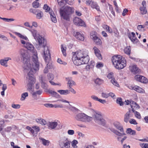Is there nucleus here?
I'll use <instances>...</instances> for the list:
<instances>
[{"label": "nucleus", "mask_w": 148, "mask_h": 148, "mask_svg": "<svg viewBox=\"0 0 148 148\" xmlns=\"http://www.w3.org/2000/svg\"><path fill=\"white\" fill-rule=\"evenodd\" d=\"M74 53L72 60L74 64L79 66L88 63L90 59L87 50H79Z\"/></svg>", "instance_id": "obj_1"}, {"label": "nucleus", "mask_w": 148, "mask_h": 148, "mask_svg": "<svg viewBox=\"0 0 148 148\" xmlns=\"http://www.w3.org/2000/svg\"><path fill=\"white\" fill-rule=\"evenodd\" d=\"M33 62H32V65L28 66L27 69H24L25 72H28L27 78H28V82H31L34 83L35 79L33 77V74L36 73L39 69V64L38 61L37 55L34 54V57L32 58Z\"/></svg>", "instance_id": "obj_2"}, {"label": "nucleus", "mask_w": 148, "mask_h": 148, "mask_svg": "<svg viewBox=\"0 0 148 148\" xmlns=\"http://www.w3.org/2000/svg\"><path fill=\"white\" fill-rule=\"evenodd\" d=\"M112 62L115 67L118 69H123L126 65V61L121 55H114L112 58Z\"/></svg>", "instance_id": "obj_3"}, {"label": "nucleus", "mask_w": 148, "mask_h": 148, "mask_svg": "<svg viewBox=\"0 0 148 148\" xmlns=\"http://www.w3.org/2000/svg\"><path fill=\"white\" fill-rule=\"evenodd\" d=\"M32 34L34 38L38 42L39 45H37L36 47L38 50H40L41 47L44 48L47 47V41L44 37H42L39 34H37V31L36 30L33 29L31 30Z\"/></svg>", "instance_id": "obj_4"}, {"label": "nucleus", "mask_w": 148, "mask_h": 148, "mask_svg": "<svg viewBox=\"0 0 148 148\" xmlns=\"http://www.w3.org/2000/svg\"><path fill=\"white\" fill-rule=\"evenodd\" d=\"M74 12L73 8L70 7L66 6L64 9H60V13L62 19L69 21L72 13Z\"/></svg>", "instance_id": "obj_5"}, {"label": "nucleus", "mask_w": 148, "mask_h": 148, "mask_svg": "<svg viewBox=\"0 0 148 148\" xmlns=\"http://www.w3.org/2000/svg\"><path fill=\"white\" fill-rule=\"evenodd\" d=\"M21 58L23 59V67L24 69H27L28 66H31L32 64L30 61V56L28 54L27 51L21 49L19 51Z\"/></svg>", "instance_id": "obj_6"}, {"label": "nucleus", "mask_w": 148, "mask_h": 148, "mask_svg": "<svg viewBox=\"0 0 148 148\" xmlns=\"http://www.w3.org/2000/svg\"><path fill=\"white\" fill-rule=\"evenodd\" d=\"M43 57L47 64L46 67L48 69L53 68V65L51 63V54L48 47L44 48Z\"/></svg>", "instance_id": "obj_7"}, {"label": "nucleus", "mask_w": 148, "mask_h": 148, "mask_svg": "<svg viewBox=\"0 0 148 148\" xmlns=\"http://www.w3.org/2000/svg\"><path fill=\"white\" fill-rule=\"evenodd\" d=\"M91 111L92 112V119L93 118L95 122L99 124L104 125L106 123V121L102 118L101 115L97 111L94 109L90 108Z\"/></svg>", "instance_id": "obj_8"}, {"label": "nucleus", "mask_w": 148, "mask_h": 148, "mask_svg": "<svg viewBox=\"0 0 148 148\" xmlns=\"http://www.w3.org/2000/svg\"><path fill=\"white\" fill-rule=\"evenodd\" d=\"M59 144L61 148H69L71 141L66 137L61 135L59 136Z\"/></svg>", "instance_id": "obj_9"}, {"label": "nucleus", "mask_w": 148, "mask_h": 148, "mask_svg": "<svg viewBox=\"0 0 148 148\" xmlns=\"http://www.w3.org/2000/svg\"><path fill=\"white\" fill-rule=\"evenodd\" d=\"M75 118L78 121H81L85 123L89 122L92 120V118L91 117L82 113L77 114Z\"/></svg>", "instance_id": "obj_10"}, {"label": "nucleus", "mask_w": 148, "mask_h": 148, "mask_svg": "<svg viewBox=\"0 0 148 148\" xmlns=\"http://www.w3.org/2000/svg\"><path fill=\"white\" fill-rule=\"evenodd\" d=\"M74 24L78 26H82L85 27L86 25L84 22L81 18L76 17L73 19Z\"/></svg>", "instance_id": "obj_11"}, {"label": "nucleus", "mask_w": 148, "mask_h": 148, "mask_svg": "<svg viewBox=\"0 0 148 148\" xmlns=\"http://www.w3.org/2000/svg\"><path fill=\"white\" fill-rule=\"evenodd\" d=\"M128 110V111L124 115V121L126 123L128 122L130 118L133 116L132 112L134 111V109H131L130 108H129Z\"/></svg>", "instance_id": "obj_12"}, {"label": "nucleus", "mask_w": 148, "mask_h": 148, "mask_svg": "<svg viewBox=\"0 0 148 148\" xmlns=\"http://www.w3.org/2000/svg\"><path fill=\"white\" fill-rule=\"evenodd\" d=\"M134 78L137 81L145 84L147 83L148 82L146 78L139 75H136L134 77Z\"/></svg>", "instance_id": "obj_13"}, {"label": "nucleus", "mask_w": 148, "mask_h": 148, "mask_svg": "<svg viewBox=\"0 0 148 148\" xmlns=\"http://www.w3.org/2000/svg\"><path fill=\"white\" fill-rule=\"evenodd\" d=\"M107 77L109 79H111L110 81L111 82L114 86L119 87V85L117 82L115 80L114 77L113 73L112 72L110 73L107 75Z\"/></svg>", "instance_id": "obj_14"}, {"label": "nucleus", "mask_w": 148, "mask_h": 148, "mask_svg": "<svg viewBox=\"0 0 148 148\" xmlns=\"http://www.w3.org/2000/svg\"><path fill=\"white\" fill-rule=\"evenodd\" d=\"M91 38L92 39L95 43L97 45H100L102 43L101 40L95 34H90Z\"/></svg>", "instance_id": "obj_15"}, {"label": "nucleus", "mask_w": 148, "mask_h": 148, "mask_svg": "<svg viewBox=\"0 0 148 148\" xmlns=\"http://www.w3.org/2000/svg\"><path fill=\"white\" fill-rule=\"evenodd\" d=\"M73 36L77 40L81 41L84 40V37L83 34L82 32H76L74 31L73 32Z\"/></svg>", "instance_id": "obj_16"}, {"label": "nucleus", "mask_w": 148, "mask_h": 148, "mask_svg": "<svg viewBox=\"0 0 148 148\" xmlns=\"http://www.w3.org/2000/svg\"><path fill=\"white\" fill-rule=\"evenodd\" d=\"M128 37L131 41L134 43H136L138 41V39L135 37V34L133 32L129 33L128 35Z\"/></svg>", "instance_id": "obj_17"}, {"label": "nucleus", "mask_w": 148, "mask_h": 148, "mask_svg": "<svg viewBox=\"0 0 148 148\" xmlns=\"http://www.w3.org/2000/svg\"><path fill=\"white\" fill-rule=\"evenodd\" d=\"M73 0H57L60 6H63L65 3H66L71 5L73 3Z\"/></svg>", "instance_id": "obj_18"}, {"label": "nucleus", "mask_w": 148, "mask_h": 148, "mask_svg": "<svg viewBox=\"0 0 148 148\" xmlns=\"http://www.w3.org/2000/svg\"><path fill=\"white\" fill-rule=\"evenodd\" d=\"M130 88L139 93H143L145 92L144 90L142 88L138 86H131Z\"/></svg>", "instance_id": "obj_19"}, {"label": "nucleus", "mask_w": 148, "mask_h": 148, "mask_svg": "<svg viewBox=\"0 0 148 148\" xmlns=\"http://www.w3.org/2000/svg\"><path fill=\"white\" fill-rule=\"evenodd\" d=\"M25 47L28 50L30 51L31 52L35 53L34 47L32 45L27 42L26 44Z\"/></svg>", "instance_id": "obj_20"}, {"label": "nucleus", "mask_w": 148, "mask_h": 148, "mask_svg": "<svg viewBox=\"0 0 148 148\" xmlns=\"http://www.w3.org/2000/svg\"><path fill=\"white\" fill-rule=\"evenodd\" d=\"M130 104L131 108H130L131 109L135 110V108H136L135 109H138L139 108V105L137 104L136 103L132 100L130 101Z\"/></svg>", "instance_id": "obj_21"}, {"label": "nucleus", "mask_w": 148, "mask_h": 148, "mask_svg": "<svg viewBox=\"0 0 148 148\" xmlns=\"http://www.w3.org/2000/svg\"><path fill=\"white\" fill-rule=\"evenodd\" d=\"M113 125L118 130H119L121 132H123V128L121 126L120 123L119 122H114L113 123Z\"/></svg>", "instance_id": "obj_22"}, {"label": "nucleus", "mask_w": 148, "mask_h": 148, "mask_svg": "<svg viewBox=\"0 0 148 148\" xmlns=\"http://www.w3.org/2000/svg\"><path fill=\"white\" fill-rule=\"evenodd\" d=\"M49 13L50 15V18L51 21L53 23H56L57 21V19L56 17L55 14H54L53 12L52 11H49Z\"/></svg>", "instance_id": "obj_23"}, {"label": "nucleus", "mask_w": 148, "mask_h": 148, "mask_svg": "<svg viewBox=\"0 0 148 148\" xmlns=\"http://www.w3.org/2000/svg\"><path fill=\"white\" fill-rule=\"evenodd\" d=\"M93 49H94L95 53L96 56L97 57L99 60H101L102 59V57L100 53H99V50L96 47H94L93 48Z\"/></svg>", "instance_id": "obj_24"}, {"label": "nucleus", "mask_w": 148, "mask_h": 148, "mask_svg": "<svg viewBox=\"0 0 148 148\" xmlns=\"http://www.w3.org/2000/svg\"><path fill=\"white\" fill-rule=\"evenodd\" d=\"M58 123L56 122H49L47 123V125L51 129H54L56 127Z\"/></svg>", "instance_id": "obj_25"}, {"label": "nucleus", "mask_w": 148, "mask_h": 148, "mask_svg": "<svg viewBox=\"0 0 148 148\" xmlns=\"http://www.w3.org/2000/svg\"><path fill=\"white\" fill-rule=\"evenodd\" d=\"M131 71L133 73H139L140 72V69L136 65L132 66Z\"/></svg>", "instance_id": "obj_26"}, {"label": "nucleus", "mask_w": 148, "mask_h": 148, "mask_svg": "<svg viewBox=\"0 0 148 148\" xmlns=\"http://www.w3.org/2000/svg\"><path fill=\"white\" fill-rule=\"evenodd\" d=\"M11 60V58H5L1 60L0 61V62L1 65L7 66V65H6V64L7 63V62L8 60Z\"/></svg>", "instance_id": "obj_27"}, {"label": "nucleus", "mask_w": 148, "mask_h": 148, "mask_svg": "<svg viewBox=\"0 0 148 148\" xmlns=\"http://www.w3.org/2000/svg\"><path fill=\"white\" fill-rule=\"evenodd\" d=\"M110 130L116 134L120 136H122L123 135H125V134L123 132V133H121L119 132L118 131L114 129L111 128L110 129Z\"/></svg>", "instance_id": "obj_28"}, {"label": "nucleus", "mask_w": 148, "mask_h": 148, "mask_svg": "<svg viewBox=\"0 0 148 148\" xmlns=\"http://www.w3.org/2000/svg\"><path fill=\"white\" fill-rule=\"evenodd\" d=\"M57 92L59 93L61 95H66L70 93L69 90H57Z\"/></svg>", "instance_id": "obj_29"}, {"label": "nucleus", "mask_w": 148, "mask_h": 148, "mask_svg": "<svg viewBox=\"0 0 148 148\" xmlns=\"http://www.w3.org/2000/svg\"><path fill=\"white\" fill-rule=\"evenodd\" d=\"M91 7L95 9L97 11H100L99 9V7L96 2H92Z\"/></svg>", "instance_id": "obj_30"}, {"label": "nucleus", "mask_w": 148, "mask_h": 148, "mask_svg": "<svg viewBox=\"0 0 148 148\" xmlns=\"http://www.w3.org/2000/svg\"><path fill=\"white\" fill-rule=\"evenodd\" d=\"M39 139L41 140L40 141L44 145L48 146L49 145V140H46L42 138H40Z\"/></svg>", "instance_id": "obj_31"}, {"label": "nucleus", "mask_w": 148, "mask_h": 148, "mask_svg": "<svg viewBox=\"0 0 148 148\" xmlns=\"http://www.w3.org/2000/svg\"><path fill=\"white\" fill-rule=\"evenodd\" d=\"M126 132L127 134L131 135H135L136 134V131L134 130H132L130 128H128L127 129Z\"/></svg>", "instance_id": "obj_32"}, {"label": "nucleus", "mask_w": 148, "mask_h": 148, "mask_svg": "<svg viewBox=\"0 0 148 148\" xmlns=\"http://www.w3.org/2000/svg\"><path fill=\"white\" fill-rule=\"evenodd\" d=\"M94 82L96 84L99 85H100L103 83V80L98 78H97Z\"/></svg>", "instance_id": "obj_33"}, {"label": "nucleus", "mask_w": 148, "mask_h": 148, "mask_svg": "<svg viewBox=\"0 0 148 148\" xmlns=\"http://www.w3.org/2000/svg\"><path fill=\"white\" fill-rule=\"evenodd\" d=\"M39 79L41 83L45 82L46 80L45 77L42 75L39 76Z\"/></svg>", "instance_id": "obj_34"}, {"label": "nucleus", "mask_w": 148, "mask_h": 148, "mask_svg": "<svg viewBox=\"0 0 148 148\" xmlns=\"http://www.w3.org/2000/svg\"><path fill=\"white\" fill-rule=\"evenodd\" d=\"M124 51L126 54L128 55H130V54L131 51L130 46L127 47L125 48L124 49Z\"/></svg>", "instance_id": "obj_35"}, {"label": "nucleus", "mask_w": 148, "mask_h": 148, "mask_svg": "<svg viewBox=\"0 0 148 148\" xmlns=\"http://www.w3.org/2000/svg\"><path fill=\"white\" fill-rule=\"evenodd\" d=\"M42 92V90H38L36 91V92H34L32 95L33 97L34 98H35V97H36L37 95H40Z\"/></svg>", "instance_id": "obj_36"}, {"label": "nucleus", "mask_w": 148, "mask_h": 148, "mask_svg": "<svg viewBox=\"0 0 148 148\" xmlns=\"http://www.w3.org/2000/svg\"><path fill=\"white\" fill-rule=\"evenodd\" d=\"M68 87H70L73 86V85H75V82L72 80L69 79L68 82Z\"/></svg>", "instance_id": "obj_37"}, {"label": "nucleus", "mask_w": 148, "mask_h": 148, "mask_svg": "<svg viewBox=\"0 0 148 148\" xmlns=\"http://www.w3.org/2000/svg\"><path fill=\"white\" fill-rule=\"evenodd\" d=\"M121 98H118L116 100L117 103L119 104L120 106H123L124 104V102H123Z\"/></svg>", "instance_id": "obj_38"}, {"label": "nucleus", "mask_w": 148, "mask_h": 148, "mask_svg": "<svg viewBox=\"0 0 148 148\" xmlns=\"http://www.w3.org/2000/svg\"><path fill=\"white\" fill-rule=\"evenodd\" d=\"M141 13L142 14H144L147 13V10L146 7H140V8Z\"/></svg>", "instance_id": "obj_39"}, {"label": "nucleus", "mask_w": 148, "mask_h": 148, "mask_svg": "<svg viewBox=\"0 0 148 148\" xmlns=\"http://www.w3.org/2000/svg\"><path fill=\"white\" fill-rule=\"evenodd\" d=\"M15 34L21 38L24 39L25 40H27V38L26 36H24L19 33L17 32H15Z\"/></svg>", "instance_id": "obj_40"}, {"label": "nucleus", "mask_w": 148, "mask_h": 148, "mask_svg": "<svg viewBox=\"0 0 148 148\" xmlns=\"http://www.w3.org/2000/svg\"><path fill=\"white\" fill-rule=\"evenodd\" d=\"M43 14L42 12L40 10H39V12H37V14L36 15V18L38 19L41 18L43 16Z\"/></svg>", "instance_id": "obj_41"}, {"label": "nucleus", "mask_w": 148, "mask_h": 148, "mask_svg": "<svg viewBox=\"0 0 148 148\" xmlns=\"http://www.w3.org/2000/svg\"><path fill=\"white\" fill-rule=\"evenodd\" d=\"M77 143V141L75 140H74L71 142V145L73 148H76L77 147L76 145Z\"/></svg>", "instance_id": "obj_42"}, {"label": "nucleus", "mask_w": 148, "mask_h": 148, "mask_svg": "<svg viewBox=\"0 0 148 148\" xmlns=\"http://www.w3.org/2000/svg\"><path fill=\"white\" fill-rule=\"evenodd\" d=\"M28 94L27 92H26L23 93L21 95V99L22 101L24 100L26 97L28 96Z\"/></svg>", "instance_id": "obj_43"}, {"label": "nucleus", "mask_w": 148, "mask_h": 148, "mask_svg": "<svg viewBox=\"0 0 148 148\" xmlns=\"http://www.w3.org/2000/svg\"><path fill=\"white\" fill-rule=\"evenodd\" d=\"M134 112H132V113H134L135 116L138 119H140L141 118V116L139 113L136 111L135 110H134Z\"/></svg>", "instance_id": "obj_44"}, {"label": "nucleus", "mask_w": 148, "mask_h": 148, "mask_svg": "<svg viewBox=\"0 0 148 148\" xmlns=\"http://www.w3.org/2000/svg\"><path fill=\"white\" fill-rule=\"evenodd\" d=\"M7 88V87L6 84H3L2 87V90L3 91H1V95L2 96L4 95V91L5 90H6Z\"/></svg>", "instance_id": "obj_45"}, {"label": "nucleus", "mask_w": 148, "mask_h": 148, "mask_svg": "<svg viewBox=\"0 0 148 148\" xmlns=\"http://www.w3.org/2000/svg\"><path fill=\"white\" fill-rule=\"evenodd\" d=\"M43 9L45 10L46 12H48L51 11L50 10V8L49 7L47 4H45L43 7Z\"/></svg>", "instance_id": "obj_46"}, {"label": "nucleus", "mask_w": 148, "mask_h": 148, "mask_svg": "<svg viewBox=\"0 0 148 148\" xmlns=\"http://www.w3.org/2000/svg\"><path fill=\"white\" fill-rule=\"evenodd\" d=\"M34 83L32 82H29L27 84L28 89L29 90H31L32 89V87Z\"/></svg>", "instance_id": "obj_47"}, {"label": "nucleus", "mask_w": 148, "mask_h": 148, "mask_svg": "<svg viewBox=\"0 0 148 148\" xmlns=\"http://www.w3.org/2000/svg\"><path fill=\"white\" fill-rule=\"evenodd\" d=\"M57 62L59 63L63 64L64 65H65L67 64V63L66 62L62 60L60 58H58L57 60Z\"/></svg>", "instance_id": "obj_48"}, {"label": "nucleus", "mask_w": 148, "mask_h": 148, "mask_svg": "<svg viewBox=\"0 0 148 148\" xmlns=\"http://www.w3.org/2000/svg\"><path fill=\"white\" fill-rule=\"evenodd\" d=\"M66 48L65 47L64 48L63 47V45H62L61 47V51L63 55L64 56H66Z\"/></svg>", "instance_id": "obj_49"}, {"label": "nucleus", "mask_w": 148, "mask_h": 148, "mask_svg": "<svg viewBox=\"0 0 148 148\" xmlns=\"http://www.w3.org/2000/svg\"><path fill=\"white\" fill-rule=\"evenodd\" d=\"M139 145L142 148H148V143H140Z\"/></svg>", "instance_id": "obj_50"}, {"label": "nucleus", "mask_w": 148, "mask_h": 148, "mask_svg": "<svg viewBox=\"0 0 148 148\" xmlns=\"http://www.w3.org/2000/svg\"><path fill=\"white\" fill-rule=\"evenodd\" d=\"M33 7L35 8H38L39 6V3L37 1H34L32 3Z\"/></svg>", "instance_id": "obj_51"}, {"label": "nucleus", "mask_w": 148, "mask_h": 148, "mask_svg": "<svg viewBox=\"0 0 148 148\" xmlns=\"http://www.w3.org/2000/svg\"><path fill=\"white\" fill-rule=\"evenodd\" d=\"M49 81L50 80H53L54 78V76L53 74L51 73L48 74L47 75Z\"/></svg>", "instance_id": "obj_52"}, {"label": "nucleus", "mask_w": 148, "mask_h": 148, "mask_svg": "<svg viewBox=\"0 0 148 148\" xmlns=\"http://www.w3.org/2000/svg\"><path fill=\"white\" fill-rule=\"evenodd\" d=\"M108 5L109 6V9L111 11V12L112 14L114 16H115V13L114 12L113 10V8L111 5L108 4Z\"/></svg>", "instance_id": "obj_53"}, {"label": "nucleus", "mask_w": 148, "mask_h": 148, "mask_svg": "<svg viewBox=\"0 0 148 148\" xmlns=\"http://www.w3.org/2000/svg\"><path fill=\"white\" fill-rule=\"evenodd\" d=\"M12 107L14 109H19L20 108V105L19 104H13L12 105Z\"/></svg>", "instance_id": "obj_54"}, {"label": "nucleus", "mask_w": 148, "mask_h": 148, "mask_svg": "<svg viewBox=\"0 0 148 148\" xmlns=\"http://www.w3.org/2000/svg\"><path fill=\"white\" fill-rule=\"evenodd\" d=\"M2 20L8 22L13 21L14 20V19L13 18H2Z\"/></svg>", "instance_id": "obj_55"}, {"label": "nucleus", "mask_w": 148, "mask_h": 148, "mask_svg": "<svg viewBox=\"0 0 148 148\" xmlns=\"http://www.w3.org/2000/svg\"><path fill=\"white\" fill-rule=\"evenodd\" d=\"M52 97L56 98H60L61 97L60 96L58 93L56 92H54L53 95V96Z\"/></svg>", "instance_id": "obj_56"}, {"label": "nucleus", "mask_w": 148, "mask_h": 148, "mask_svg": "<svg viewBox=\"0 0 148 148\" xmlns=\"http://www.w3.org/2000/svg\"><path fill=\"white\" fill-rule=\"evenodd\" d=\"M145 27V26L144 25H139L138 26L137 28L139 30H142V29H143V30H144V29Z\"/></svg>", "instance_id": "obj_57"}, {"label": "nucleus", "mask_w": 148, "mask_h": 148, "mask_svg": "<svg viewBox=\"0 0 148 148\" xmlns=\"http://www.w3.org/2000/svg\"><path fill=\"white\" fill-rule=\"evenodd\" d=\"M129 122L131 124L134 125H137L138 124L136 121L133 119H131L129 121Z\"/></svg>", "instance_id": "obj_58"}, {"label": "nucleus", "mask_w": 148, "mask_h": 148, "mask_svg": "<svg viewBox=\"0 0 148 148\" xmlns=\"http://www.w3.org/2000/svg\"><path fill=\"white\" fill-rule=\"evenodd\" d=\"M68 88H69V90H69V92H71L75 94L76 93V92L75 91L73 88H72L71 87H68Z\"/></svg>", "instance_id": "obj_59"}, {"label": "nucleus", "mask_w": 148, "mask_h": 148, "mask_svg": "<svg viewBox=\"0 0 148 148\" xmlns=\"http://www.w3.org/2000/svg\"><path fill=\"white\" fill-rule=\"evenodd\" d=\"M41 87L44 89H46L47 88V86L45 82L41 83Z\"/></svg>", "instance_id": "obj_60"}, {"label": "nucleus", "mask_w": 148, "mask_h": 148, "mask_svg": "<svg viewBox=\"0 0 148 148\" xmlns=\"http://www.w3.org/2000/svg\"><path fill=\"white\" fill-rule=\"evenodd\" d=\"M68 134L70 135H73L74 133V131L73 130H69L67 131Z\"/></svg>", "instance_id": "obj_61"}, {"label": "nucleus", "mask_w": 148, "mask_h": 148, "mask_svg": "<svg viewBox=\"0 0 148 148\" xmlns=\"http://www.w3.org/2000/svg\"><path fill=\"white\" fill-rule=\"evenodd\" d=\"M102 96L105 98H107L109 97L108 94L104 92H102L101 93Z\"/></svg>", "instance_id": "obj_62"}, {"label": "nucleus", "mask_w": 148, "mask_h": 148, "mask_svg": "<svg viewBox=\"0 0 148 148\" xmlns=\"http://www.w3.org/2000/svg\"><path fill=\"white\" fill-rule=\"evenodd\" d=\"M91 98L94 100L98 101L99 99L97 97L94 95L91 96Z\"/></svg>", "instance_id": "obj_63"}, {"label": "nucleus", "mask_w": 148, "mask_h": 148, "mask_svg": "<svg viewBox=\"0 0 148 148\" xmlns=\"http://www.w3.org/2000/svg\"><path fill=\"white\" fill-rule=\"evenodd\" d=\"M41 124L42 125H45L47 124L46 121L44 119H41Z\"/></svg>", "instance_id": "obj_64"}]
</instances>
